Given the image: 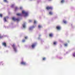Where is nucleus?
I'll return each mask as SVG.
<instances>
[{
    "instance_id": "obj_28",
    "label": "nucleus",
    "mask_w": 75,
    "mask_h": 75,
    "mask_svg": "<svg viewBox=\"0 0 75 75\" xmlns=\"http://www.w3.org/2000/svg\"><path fill=\"white\" fill-rule=\"evenodd\" d=\"M29 22H31V20H30L29 21Z\"/></svg>"
},
{
    "instance_id": "obj_25",
    "label": "nucleus",
    "mask_w": 75,
    "mask_h": 75,
    "mask_svg": "<svg viewBox=\"0 0 75 75\" xmlns=\"http://www.w3.org/2000/svg\"><path fill=\"white\" fill-rule=\"evenodd\" d=\"M25 39H27V37H25Z\"/></svg>"
},
{
    "instance_id": "obj_16",
    "label": "nucleus",
    "mask_w": 75,
    "mask_h": 75,
    "mask_svg": "<svg viewBox=\"0 0 75 75\" xmlns=\"http://www.w3.org/2000/svg\"><path fill=\"white\" fill-rule=\"evenodd\" d=\"M64 0H62V1H61V3H64Z\"/></svg>"
},
{
    "instance_id": "obj_20",
    "label": "nucleus",
    "mask_w": 75,
    "mask_h": 75,
    "mask_svg": "<svg viewBox=\"0 0 75 75\" xmlns=\"http://www.w3.org/2000/svg\"><path fill=\"white\" fill-rule=\"evenodd\" d=\"M25 40H22V41L23 42H25Z\"/></svg>"
},
{
    "instance_id": "obj_4",
    "label": "nucleus",
    "mask_w": 75,
    "mask_h": 75,
    "mask_svg": "<svg viewBox=\"0 0 75 75\" xmlns=\"http://www.w3.org/2000/svg\"><path fill=\"white\" fill-rule=\"evenodd\" d=\"M22 14H25V16H28V13L25 12L24 11H22Z\"/></svg>"
},
{
    "instance_id": "obj_8",
    "label": "nucleus",
    "mask_w": 75,
    "mask_h": 75,
    "mask_svg": "<svg viewBox=\"0 0 75 75\" xmlns=\"http://www.w3.org/2000/svg\"><path fill=\"white\" fill-rule=\"evenodd\" d=\"M35 44H33L32 45H31V47L32 48H34V47H35Z\"/></svg>"
},
{
    "instance_id": "obj_17",
    "label": "nucleus",
    "mask_w": 75,
    "mask_h": 75,
    "mask_svg": "<svg viewBox=\"0 0 75 75\" xmlns=\"http://www.w3.org/2000/svg\"><path fill=\"white\" fill-rule=\"evenodd\" d=\"M46 58H45V57H43L42 58V60H43V61H45V60Z\"/></svg>"
},
{
    "instance_id": "obj_32",
    "label": "nucleus",
    "mask_w": 75,
    "mask_h": 75,
    "mask_svg": "<svg viewBox=\"0 0 75 75\" xmlns=\"http://www.w3.org/2000/svg\"><path fill=\"white\" fill-rule=\"evenodd\" d=\"M68 42H69V41H68Z\"/></svg>"
},
{
    "instance_id": "obj_24",
    "label": "nucleus",
    "mask_w": 75,
    "mask_h": 75,
    "mask_svg": "<svg viewBox=\"0 0 75 75\" xmlns=\"http://www.w3.org/2000/svg\"><path fill=\"white\" fill-rule=\"evenodd\" d=\"M23 27L24 28H25V25H23Z\"/></svg>"
},
{
    "instance_id": "obj_21",
    "label": "nucleus",
    "mask_w": 75,
    "mask_h": 75,
    "mask_svg": "<svg viewBox=\"0 0 75 75\" xmlns=\"http://www.w3.org/2000/svg\"><path fill=\"white\" fill-rule=\"evenodd\" d=\"M37 22L35 21H34V24H36Z\"/></svg>"
},
{
    "instance_id": "obj_6",
    "label": "nucleus",
    "mask_w": 75,
    "mask_h": 75,
    "mask_svg": "<svg viewBox=\"0 0 75 75\" xmlns=\"http://www.w3.org/2000/svg\"><path fill=\"white\" fill-rule=\"evenodd\" d=\"M7 18H8V16H7L6 17H4V21L5 22H6V21H7L6 19H7Z\"/></svg>"
},
{
    "instance_id": "obj_23",
    "label": "nucleus",
    "mask_w": 75,
    "mask_h": 75,
    "mask_svg": "<svg viewBox=\"0 0 75 75\" xmlns=\"http://www.w3.org/2000/svg\"><path fill=\"white\" fill-rule=\"evenodd\" d=\"M38 27H39V28H41V26H40V25H39L38 26Z\"/></svg>"
},
{
    "instance_id": "obj_7",
    "label": "nucleus",
    "mask_w": 75,
    "mask_h": 75,
    "mask_svg": "<svg viewBox=\"0 0 75 75\" xmlns=\"http://www.w3.org/2000/svg\"><path fill=\"white\" fill-rule=\"evenodd\" d=\"M21 64H22V65H26V63H25V62H24L22 61L21 63Z\"/></svg>"
},
{
    "instance_id": "obj_9",
    "label": "nucleus",
    "mask_w": 75,
    "mask_h": 75,
    "mask_svg": "<svg viewBox=\"0 0 75 75\" xmlns=\"http://www.w3.org/2000/svg\"><path fill=\"white\" fill-rule=\"evenodd\" d=\"M16 15L18 16H21L23 15V13H17Z\"/></svg>"
},
{
    "instance_id": "obj_15",
    "label": "nucleus",
    "mask_w": 75,
    "mask_h": 75,
    "mask_svg": "<svg viewBox=\"0 0 75 75\" xmlns=\"http://www.w3.org/2000/svg\"><path fill=\"white\" fill-rule=\"evenodd\" d=\"M63 23H64L65 24H66V23H67V21H63Z\"/></svg>"
},
{
    "instance_id": "obj_12",
    "label": "nucleus",
    "mask_w": 75,
    "mask_h": 75,
    "mask_svg": "<svg viewBox=\"0 0 75 75\" xmlns=\"http://www.w3.org/2000/svg\"><path fill=\"white\" fill-rule=\"evenodd\" d=\"M4 1L5 3H8V1L7 0H4Z\"/></svg>"
},
{
    "instance_id": "obj_1",
    "label": "nucleus",
    "mask_w": 75,
    "mask_h": 75,
    "mask_svg": "<svg viewBox=\"0 0 75 75\" xmlns=\"http://www.w3.org/2000/svg\"><path fill=\"white\" fill-rule=\"evenodd\" d=\"M12 47H13L14 51H15V52H16L17 50H16V47H15V45L14 44H13L12 45Z\"/></svg>"
},
{
    "instance_id": "obj_26",
    "label": "nucleus",
    "mask_w": 75,
    "mask_h": 75,
    "mask_svg": "<svg viewBox=\"0 0 75 75\" xmlns=\"http://www.w3.org/2000/svg\"><path fill=\"white\" fill-rule=\"evenodd\" d=\"M13 6H14V5H12L11 7H13Z\"/></svg>"
},
{
    "instance_id": "obj_22",
    "label": "nucleus",
    "mask_w": 75,
    "mask_h": 75,
    "mask_svg": "<svg viewBox=\"0 0 75 75\" xmlns=\"http://www.w3.org/2000/svg\"><path fill=\"white\" fill-rule=\"evenodd\" d=\"M0 17H2V14H0Z\"/></svg>"
},
{
    "instance_id": "obj_27",
    "label": "nucleus",
    "mask_w": 75,
    "mask_h": 75,
    "mask_svg": "<svg viewBox=\"0 0 75 75\" xmlns=\"http://www.w3.org/2000/svg\"><path fill=\"white\" fill-rule=\"evenodd\" d=\"M29 30H31V28H29Z\"/></svg>"
},
{
    "instance_id": "obj_2",
    "label": "nucleus",
    "mask_w": 75,
    "mask_h": 75,
    "mask_svg": "<svg viewBox=\"0 0 75 75\" xmlns=\"http://www.w3.org/2000/svg\"><path fill=\"white\" fill-rule=\"evenodd\" d=\"M46 8L47 10H52V7L51 6H47Z\"/></svg>"
},
{
    "instance_id": "obj_11",
    "label": "nucleus",
    "mask_w": 75,
    "mask_h": 75,
    "mask_svg": "<svg viewBox=\"0 0 75 75\" xmlns=\"http://www.w3.org/2000/svg\"><path fill=\"white\" fill-rule=\"evenodd\" d=\"M49 36L50 37H52V36H53V34L52 33H50L49 34Z\"/></svg>"
},
{
    "instance_id": "obj_18",
    "label": "nucleus",
    "mask_w": 75,
    "mask_h": 75,
    "mask_svg": "<svg viewBox=\"0 0 75 75\" xmlns=\"http://www.w3.org/2000/svg\"><path fill=\"white\" fill-rule=\"evenodd\" d=\"M73 57H75V52L73 54Z\"/></svg>"
},
{
    "instance_id": "obj_3",
    "label": "nucleus",
    "mask_w": 75,
    "mask_h": 75,
    "mask_svg": "<svg viewBox=\"0 0 75 75\" xmlns=\"http://www.w3.org/2000/svg\"><path fill=\"white\" fill-rule=\"evenodd\" d=\"M12 19L13 20V21H19V20H20L19 18H13Z\"/></svg>"
},
{
    "instance_id": "obj_13",
    "label": "nucleus",
    "mask_w": 75,
    "mask_h": 75,
    "mask_svg": "<svg viewBox=\"0 0 75 75\" xmlns=\"http://www.w3.org/2000/svg\"><path fill=\"white\" fill-rule=\"evenodd\" d=\"M49 14H50V15H52V13L51 12H49Z\"/></svg>"
},
{
    "instance_id": "obj_14",
    "label": "nucleus",
    "mask_w": 75,
    "mask_h": 75,
    "mask_svg": "<svg viewBox=\"0 0 75 75\" xmlns=\"http://www.w3.org/2000/svg\"><path fill=\"white\" fill-rule=\"evenodd\" d=\"M64 46H65V47H67V46L68 45V44H67V43L65 44H64Z\"/></svg>"
},
{
    "instance_id": "obj_5",
    "label": "nucleus",
    "mask_w": 75,
    "mask_h": 75,
    "mask_svg": "<svg viewBox=\"0 0 75 75\" xmlns=\"http://www.w3.org/2000/svg\"><path fill=\"white\" fill-rule=\"evenodd\" d=\"M56 28L57 30H61V26H56Z\"/></svg>"
},
{
    "instance_id": "obj_31",
    "label": "nucleus",
    "mask_w": 75,
    "mask_h": 75,
    "mask_svg": "<svg viewBox=\"0 0 75 75\" xmlns=\"http://www.w3.org/2000/svg\"><path fill=\"white\" fill-rule=\"evenodd\" d=\"M20 9H22V8H21V7L20 8Z\"/></svg>"
},
{
    "instance_id": "obj_29",
    "label": "nucleus",
    "mask_w": 75,
    "mask_h": 75,
    "mask_svg": "<svg viewBox=\"0 0 75 75\" xmlns=\"http://www.w3.org/2000/svg\"><path fill=\"white\" fill-rule=\"evenodd\" d=\"M1 38H2V37L0 36V39Z\"/></svg>"
},
{
    "instance_id": "obj_19",
    "label": "nucleus",
    "mask_w": 75,
    "mask_h": 75,
    "mask_svg": "<svg viewBox=\"0 0 75 75\" xmlns=\"http://www.w3.org/2000/svg\"><path fill=\"white\" fill-rule=\"evenodd\" d=\"M56 44H57V43L55 42H54L53 43V44L54 45H56Z\"/></svg>"
},
{
    "instance_id": "obj_10",
    "label": "nucleus",
    "mask_w": 75,
    "mask_h": 75,
    "mask_svg": "<svg viewBox=\"0 0 75 75\" xmlns=\"http://www.w3.org/2000/svg\"><path fill=\"white\" fill-rule=\"evenodd\" d=\"M2 44L3 45H4V47H6V43L5 42H3L2 43Z\"/></svg>"
},
{
    "instance_id": "obj_30",
    "label": "nucleus",
    "mask_w": 75,
    "mask_h": 75,
    "mask_svg": "<svg viewBox=\"0 0 75 75\" xmlns=\"http://www.w3.org/2000/svg\"><path fill=\"white\" fill-rule=\"evenodd\" d=\"M16 9H17V7H16L15 8V9L16 10Z\"/></svg>"
}]
</instances>
